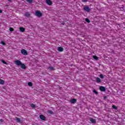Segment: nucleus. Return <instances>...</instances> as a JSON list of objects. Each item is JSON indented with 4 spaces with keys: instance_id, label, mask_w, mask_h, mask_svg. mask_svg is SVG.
Instances as JSON below:
<instances>
[{
    "instance_id": "nucleus-9",
    "label": "nucleus",
    "mask_w": 125,
    "mask_h": 125,
    "mask_svg": "<svg viewBox=\"0 0 125 125\" xmlns=\"http://www.w3.org/2000/svg\"><path fill=\"white\" fill-rule=\"evenodd\" d=\"M40 118L41 120H42V121H44V120H45V117H44V116L43 115H41L40 116Z\"/></svg>"
},
{
    "instance_id": "nucleus-27",
    "label": "nucleus",
    "mask_w": 125,
    "mask_h": 125,
    "mask_svg": "<svg viewBox=\"0 0 125 125\" xmlns=\"http://www.w3.org/2000/svg\"><path fill=\"white\" fill-rule=\"evenodd\" d=\"M1 44H2L3 45H5V43L3 42H1Z\"/></svg>"
},
{
    "instance_id": "nucleus-32",
    "label": "nucleus",
    "mask_w": 125,
    "mask_h": 125,
    "mask_svg": "<svg viewBox=\"0 0 125 125\" xmlns=\"http://www.w3.org/2000/svg\"><path fill=\"white\" fill-rule=\"evenodd\" d=\"M0 122H3V120L1 119V120H0Z\"/></svg>"
},
{
    "instance_id": "nucleus-21",
    "label": "nucleus",
    "mask_w": 125,
    "mask_h": 125,
    "mask_svg": "<svg viewBox=\"0 0 125 125\" xmlns=\"http://www.w3.org/2000/svg\"><path fill=\"white\" fill-rule=\"evenodd\" d=\"M31 108H35L36 107V105L34 104H31L30 105Z\"/></svg>"
},
{
    "instance_id": "nucleus-13",
    "label": "nucleus",
    "mask_w": 125,
    "mask_h": 125,
    "mask_svg": "<svg viewBox=\"0 0 125 125\" xmlns=\"http://www.w3.org/2000/svg\"><path fill=\"white\" fill-rule=\"evenodd\" d=\"M20 31L23 33V32H25V28L23 27H20Z\"/></svg>"
},
{
    "instance_id": "nucleus-31",
    "label": "nucleus",
    "mask_w": 125,
    "mask_h": 125,
    "mask_svg": "<svg viewBox=\"0 0 125 125\" xmlns=\"http://www.w3.org/2000/svg\"><path fill=\"white\" fill-rule=\"evenodd\" d=\"M2 13V10H0V13Z\"/></svg>"
},
{
    "instance_id": "nucleus-20",
    "label": "nucleus",
    "mask_w": 125,
    "mask_h": 125,
    "mask_svg": "<svg viewBox=\"0 0 125 125\" xmlns=\"http://www.w3.org/2000/svg\"><path fill=\"white\" fill-rule=\"evenodd\" d=\"M28 85H29V86H33V83L31 82H29L28 83Z\"/></svg>"
},
{
    "instance_id": "nucleus-14",
    "label": "nucleus",
    "mask_w": 125,
    "mask_h": 125,
    "mask_svg": "<svg viewBox=\"0 0 125 125\" xmlns=\"http://www.w3.org/2000/svg\"><path fill=\"white\" fill-rule=\"evenodd\" d=\"M58 51L62 52L63 51V48L61 47H59L58 48Z\"/></svg>"
},
{
    "instance_id": "nucleus-19",
    "label": "nucleus",
    "mask_w": 125,
    "mask_h": 125,
    "mask_svg": "<svg viewBox=\"0 0 125 125\" xmlns=\"http://www.w3.org/2000/svg\"><path fill=\"white\" fill-rule=\"evenodd\" d=\"M93 58H94V59H95V60H98V57H97V56H93Z\"/></svg>"
},
{
    "instance_id": "nucleus-30",
    "label": "nucleus",
    "mask_w": 125,
    "mask_h": 125,
    "mask_svg": "<svg viewBox=\"0 0 125 125\" xmlns=\"http://www.w3.org/2000/svg\"><path fill=\"white\" fill-rule=\"evenodd\" d=\"M83 2H86L87 1V0H82Z\"/></svg>"
},
{
    "instance_id": "nucleus-11",
    "label": "nucleus",
    "mask_w": 125,
    "mask_h": 125,
    "mask_svg": "<svg viewBox=\"0 0 125 125\" xmlns=\"http://www.w3.org/2000/svg\"><path fill=\"white\" fill-rule=\"evenodd\" d=\"M90 121L93 124L96 123V121L95 120V119H93V118H90Z\"/></svg>"
},
{
    "instance_id": "nucleus-25",
    "label": "nucleus",
    "mask_w": 125,
    "mask_h": 125,
    "mask_svg": "<svg viewBox=\"0 0 125 125\" xmlns=\"http://www.w3.org/2000/svg\"><path fill=\"white\" fill-rule=\"evenodd\" d=\"M49 69L50 70H52L54 69V68H53V67H52V66H50V67H49Z\"/></svg>"
},
{
    "instance_id": "nucleus-2",
    "label": "nucleus",
    "mask_w": 125,
    "mask_h": 125,
    "mask_svg": "<svg viewBox=\"0 0 125 125\" xmlns=\"http://www.w3.org/2000/svg\"><path fill=\"white\" fill-rule=\"evenodd\" d=\"M15 63L17 66H21L22 64V62L20 60L16 61Z\"/></svg>"
},
{
    "instance_id": "nucleus-23",
    "label": "nucleus",
    "mask_w": 125,
    "mask_h": 125,
    "mask_svg": "<svg viewBox=\"0 0 125 125\" xmlns=\"http://www.w3.org/2000/svg\"><path fill=\"white\" fill-rule=\"evenodd\" d=\"M100 78H101V79H103L104 78V76H103V74H101L100 75Z\"/></svg>"
},
{
    "instance_id": "nucleus-15",
    "label": "nucleus",
    "mask_w": 125,
    "mask_h": 125,
    "mask_svg": "<svg viewBox=\"0 0 125 125\" xmlns=\"http://www.w3.org/2000/svg\"><path fill=\"white\" fill-rule=\"evenodd\" d=\"M0 84H4V80L0 79Z\"/></svg>"
},
{
    "instance_id": "nucleus-24",
    "label": "nucleus",
    "mask_w": 125,
    "mask_h": 125,
    "mask_svg": "<svg viewBox=\"0 0 125 125\" xmlns=\"http://www.w3.org/2000/svg\"><path fill=\"white\" fill-rule=\"evenodd\" d=\"M112 108L113 109H115V110H117V106H116L115 105H112Z\"/></svg>"
},
{
    "instance_id": "nucleus-6",
    "label": "nucleus",
    "mask_w": 125,
    "mask_h": 125,
    "mask_svg": "<svg viewBox=\"0 0 125 125\" xmlns=\"http://www.w3.org/2000/svg\"><path fill=\"white\" fill-rule=\"evenodd\" d=\"M100 90L101 91H105V90H106V89L104 87L102 86H101L100 87Z\"/></svg>"
},
{
    "instance_id": "nucleus-18",
    "label": "nucleus",
    "mask_w": 125,
    "mask_h": 125,
    "mask_svg": "<svg viewBox=\"0 0 125 125\" xmlns=\"http://www.w3.org/2000/svg\"><path fill=\"white\" fill-rule=\"evenodd\" d=\"M47 113L48 114H50V115H52V114L53 113V112L51 110H48Z\"/></svg>"
},
{
    "instance_id": "nucleus-28",
    "label": "nucleus",
    "mask_w": 125,
    "mask_h": 125,
    "mask_svg": "<svg viewBox=\"0 0 125 125\" xmlns=\"http://www.w3.org/2000/svg\"><path fill=\"white\" fill-rule=\"evenodd\" d=\"M93 92H94V93H95L96 94H97V91H96V90H94L93 91Z\"/></svg>"
},
{
    "instance_id": "nucleus-4",
    "label": "nucleus",
    "mask_w": 125,
    "mask_h": 125,
    "mask_svg": "<svg viewBox=\"0 0 125 125\" xmlns=\"http://www.w3.org/2000/svg\"><path fill=\"white\" fill-rule=\"evenodd\" d=\"M84 10H85V11H86L87 12H89V11H90V9L89 8L88 6H85L84 7Z\"/></svg>"
},
{
    "instance_id": "nucleus-12",
    "label": "nucleus",
    "mask_w": 125,
    "mask_h": 125,
    "mask_svg": "<svg viewBox=\"0 0 125 125\" xmlns=\"http://www.w3.org/2000/svg\"><path fill=\"white\" fill-rule=\"evenodd\" d=\"M30 15H31V14H30V13L29 12H26L24 14V16H25L26 17H29Z\"/></svg>"
},
{
    "instance_id": "nucleus-17",
    "label": "nucleus",
    "mask_w": 125,
    "mask_h": 125,
    "mask_svg": "<svg viewBox=\"0 0 125 125\" xmlns=\"http://www.w3.org/2000/svg\"><path fill=\"white\" fill-rule=\"evenodd\" d=\"M33 0H26L27 2H28V3H32L33 2Z\"/></svg>"
},
{
    "instance_id": "nucleus-8",
    "label": "nucleus",
    "mask_w": 125,
    "mask_h": 125,
    "mask_svg": "<svg viewBox=\"0 0 125 125\" xmlns=\"http://www.w3.org/2000/svg\"><path fill=\"white\" fill-rule=\"evenodd\" d=\"M96 81L98 83H101V79L100 78L97 77L96 78Z\"/></svg>"
},
{
    "instance_id": "nucleus-7",
    "label": "nucleus",
    "mask_w": 125,
    "mask_h": 125,
    "mask_svg": "<svg viewBox=\"0 0 125 125\" xmlns=\"http://www.w3.org/2000/svg\"><path fill=\"white\" fill-rule=\"evenodd\" d=\"M76 102H77V100H76V99H73L70 100V103L73 104L76 103Z\"/></svg>"
},
{
    "instance_id": "nucleus-29",
    "label": "nucleus",
    "mask_w": 125,
    "mask_h": 125,
    "mask_svg": "<svg viewBox=\"0 0 125 125\" xmlns=\"http://www.w3.org/2000/svg\"><path fill=\"white\" fill-rule=\"evenodd\" d=\"M1 62H2V63H3V64H6V62H4V61L2 60Z\"/></svg>"
},
{
    "instance_id": "nucleus-16",
    "label": "nucleus",
    "mask_w": 125,
    "mask_h": 125,
    "mask_svg": "<svg viewBox=\"0 0 125 125\" xmlns=\"http://www.w3.org/2000/svg\"><path fill=\"white\" fill-rule=\"evenodd\" d=\"M16 121L17 122V123H20L21 122V120L18 117L16 118Z\"/></svg>"
},
{
    "instance_id": "nucleus-3",
    "label": "nucleus",
    "mask_w": 125,
    "mask_h": 125,
    "mask_svg": "<svg viewBox=\"0 0 125 125\" xmlns=\"http://www.w3.org/2000/svg\"><path fill=\"white\" fill-rule=\"evenodd\" d=\"M21 54H23V55H27L28 53L27 52V51L25 49H22L21 51Z\"/></svg>"
},
{
    "instance_id": "nucleus-10",
    "label": "nucleus",
    "mask_w": 125,
    "mask_h": 125,
    "mask_svg": "<svg viewBox=\"0 0 125 125\" xmlns=\"http://www.w3.org/2000/svg\"><path fill=\"white\" fill-rule=\"evenodd\" d=\"M21 69H26V65L24 63H22L21 64Z\"/></svg>"
},
{
    "instance_id": "nucleus-33",
    "label": "nucleus",
    "mask_w": 125,
    "mask_h": 125,
    "mask_svg": "<svg viewBox=\"0 0 125 125\" xmlns=\"http://www.w3.org/2000/svg\"><path fill=\"white\" fill-rule=\"evenodd\" d=\"M9 1H11V0H8Z\"/></svg>"
},
{
    "instance_id": "nucleus-5",
    "label": "nucleus",
    "mask_w": 125,
    "mask_h": 125,
    "mask_svg": "<svg viewBox=\"0 0 125 125\" xmlns=\"http://www.w3.org/2000/svg\"><path fill=\"white\" fill-rule=\"evenodd\" d=\"M46 3H47L48 5H51L52 4V1L50 0H46Z\"/></svg>"
},
{
    "instance_id": "nucleus-1",
    "label": "nucleus",
    "mask_w": 125,
    "mask_h": 125,
    "mask_svg": "<svg viewBox=\"0 0 125 125\" xmlns=\"http://www.w3.org/2000/svg\"><path fill=\"white\" fill-rule=\"evenodd\" d=\"M35 15L36 16H37V17H42V14L39 11H37L35 12Z\"/></svg>"
},
{
    "instance_id": "nucleus-26",
    "label": "nucleus",
    "mask_w": 125,
    "mask_h": 125,
    "mask_svg": "<svg viewBox=\"0 0 125 125\" xmlns=\"http://www.w3.org/2000/svg\"><path fill=\"white\" fill-rule=\"evenodd\" d=\"M9 30L11 32H13V31H14L13 28H12V27L10 28Z\"/></svg>"
},
{
    "instance_id": "nucleus-22",
    "label": "nucleus",
    "mask_w": 125,
    "mask_h": 125,
    "mask_svg": "<svg viewBox=\"0 0 125 125\" xmlns=\"http://www.w3.org/2000/svg\"><path fill=\"white\" fill-rule=\"evenodd\" d=\"M85 21H86V22H87V23H90V21H89V19H85Z\"/></svg>"
}]
</instances>
